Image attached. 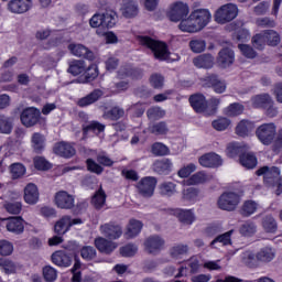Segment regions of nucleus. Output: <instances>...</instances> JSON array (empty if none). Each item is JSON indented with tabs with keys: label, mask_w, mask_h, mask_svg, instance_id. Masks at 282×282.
Returning a JSON list of instances; mask_svg holds the SVG:
<instances>
[{
	"label": "nucleus",
	"mask_w": 282,
	"mask_h": 282,
	"mask_svg": "<svg viewBox=\"0 0 282 282\" xmlns=\"http://www.w3.org/2000/svg\"><path fill=\"white\" fill-rule=\"evenodd\" d=\"M256 138L263 147H271L273 152L282 150V128L276 131L273 122L262 123L256 129Z\"/></svg>",
	"instance_id": "nucleus-1"
},
{
	"label": "nucleus",
	"mask_w": 282,
	"mask_h": 282,
	"mask_svg": "<svg viewBox=\"0 0 282 282\" xmlns=\"http://www.w3.org/2000/svg\"><path fill=\"white\" fill-rule=\"evenodd\" d=\"M212 14L208 9H196L191 12L189 17L182 20L178 30L186 33H197L204 30L210 22Z\"/></svg>",
	"instance_id": "nucleus-2"
},
{
	"label": "nucleus",
	"mask_w": 282,
	"mask_h": 282,
	"mask_svg": "<svg viewBox=\"0 0 282 282\" xmlns=\"http://www.w3.org/2000/svg\"><path fill=\"white\" fill-rule=\"evenodd\" d=\"M141 46L151 50L154 58L160 62H165L170 57L169 45L165 42L154 40L149 35H138L135 37Z\"/></svg>",
	"instance_id": "nucleus-3"
},
{
	"label": "nucleus",
	"mask_w": 282,
	"mask_h": 282,
	"mask_svg": "<svg viewBox=\"0 0 282 282\" xmlns=\"http://www.w3.org/2000/svg\"><path fill=\"white\" fill-rule=\"evenodd\" d=\"M280 169L276 166L264 165L256 171L258 177L263 176V183L268 187L275 188V195H282V177L280 176Z\"/></svg>",
	"instance_id": "nucleus-4"
},
{
	"label": "nucleus",
	"mask_w": 282,
	"mask_h": 282,
	"mask_svg": "<svg viewBox=\"0 0 282 282\" xmlns=\"http://www.w3.org/2000/svg\"><path fill=\"white\" fill-rule=\"evenodd\" d=\"M219 102L220 100L217 97H212L207 102L205 95L202 94L191 95L189 97L191 107L196 113H204L210 108L208 115L214 116L217 113Z\"/></svg>",
	"instance_id": "nucleus-5"
},
{
	"label": "nucleus",
	"mask_w": 282,
	"mask_h": 282,
	"mask_svg": "<svg viewBox=\"0 0 282 282\" xmlns=\"http://www.w3.org/2000/svg\"><path fill=\"white\" fill-rule=\"evenodd\" d=\"M239 9L235 3H225L215 12V21L219 24L232 22L238 17Z\"/></svg>",
	"instance_id": "nucleus-6"
},
{
	"label": "nucleus",
	"mask_w": 282,
	"mask_h": 282,
	"mask_svg": "<svg viewBox=\"0 0 282 282\" xmlns=\"http://www.w3.org/2000/svg\"><path fill=\"white\" fill-rule=\"evenodd\" d=\"M200 84L205 88H210L215 94H224L227 90L226 79H223L218 74L208 73L200 77Z\"/></svg>",
	"instance_id": "nucleus-7"
},
{
	"label": "nucleus",
	"mask_w": 282,
	"mask_h": 282,
	"mask_svg": "<svg viewBox=\"0 0 282 282\" xmlns=\"http://www.w3.org/2000/svg\"><path fill=\"white\" fill-rule=\"evenodd\" d=\"M241 202V196L235 192H224L218 198V207L225 212H234L239 203Z\"/></svg>",
	"instance_id": "nucleus-8"
},
{
	"label": "nucleus",
	"mask_w": 282,
	"mask_h": 282,
	"mask_svg": "<svg viewBox=\"0 0 282 282\" xmlns=\"http://www.w3.org/2000/svg\"><path fill=\"white\" fill-rule=\"evenodd\" d=\"M189 14V7L187 3H183L182 1H177L172 3L170 12H167V18H170L171 22L177 23L182 22Z\"/></svg>",
	"instance_id": "nucleus-9"
},
{
	"label": "nucleus",
	"mask_w": 282,
	"mask_h": 282,
	"mask_svg": "<svg viewBox=\"0 0 282 282\" xmlns=\"http://www.w3.org/2000/svg\"><path fill=\"white\" fill-rule=\"evenodd\" d=\"M22 126L25 128L35 127L41 120V111L35 107H28L20 115Z\"/></svg>",
	"instance_id": "nucleus-10"
},
{
	"label": "nucleus",
	"mask_w": 282,
	"mask_h": 282,
	"mask_svg": "<svg viewBox=\"0 0 282 282\" xmlns=\"http://www.w3.org/2000/svg\"><path fill=\"white\" fill-rule=\"evenodd\" d=\"M158 180L156 177L147 176L142 177L138 183L139 195L145 198H150L154 195V189L156 188Z\"/></svg>",
	"instance_id": "nucleus-11"
},
{
	"label": "nucleus",
	"mask_w": 282,
	"mask_h": 282,
	"mask_svg": "<svg viewBox=\"0 0 282 282\" xmlns=\"http://www.w3.org/2000/svg\"><path fill=\"white\" fill-rule=\"evenodd\" d=\"M76 198L74 195L68 194L67 191H58L54 195V204L58 209L70 210L74 208Z\"/></svg>",
	"instance_id": "nucleus-12"
},
{
	"label": "nucleus",
	"mask_w": 282,
	"mask_h": 282,
	"mask_svg": "<svg viewBox=\"0 0 282 282\" xmlns=\"http://www.w3.org/2000/svg\"><path fill=\"white\" fill-rule=\"evenodd\" d=\"M6 230L12 232L14 236H21L24 232V219L21 216L2 218Z\"/></svg>",
	"instance_id": "nucleus-13"
},
{
	"label": "nucleus",
	"mask_w": 282,
	"mask_h": 282,
	"mask_svg": "<svg viewBox=\"0 0 282 282\" xmlns=\"http://www.w3.org/2000/svg\"><path fill=\"white\" fill-rule=\"evenodd\" d=\"M101 234L109 240H119L122 236V227L117 221H109L101 225Z\"/></svg>",
	"instance_id": "nucleus-14"
},
{
	"label": "nucleus",
	"mask_w": 282,
	"mask_h": 282,
	"mask_svg": "<svg viewBox=\"0 0 282 282\" xmlns=\"http://www.w3.org/2000/svg\"><path fill=\"white\" fill-rule=\"evenodd\" d=\"M198 163L204 169H218L223 165L221 156L218 154L210 152L207 154H203L198 159Z\"/></svg>",
	"instance_id": "nucleus-15"
},
{
	"label": "nucleus",
	"mask_w": 282,
	"mask_h": 282,
	"mask_svg": "<svg viewBox=\"0 0 282 282\" xmlns=\"http://www.w3.org/2000/svg\"><path fill=\"white\" fill-rule=\"evenodd\" d=\"M55 155L69 160L76 155V149L68 142H57L53 148Z\"/></svg>",
	"instance_id": "nucleus-16"
},
{
	"label": "nucleus",
	"mask_w": 282,
	"mask_h": 282,
	"mask_svg": "<svg viewBox=\"0 0 282 282\" xmlns=\"http://www.w3.org/2000/svg\"><path fill=\"white\" fill-rule=\"evenodd\" d=\"M104 93L100 88H95L85 97H80L77 100V107L84 109L87 107H91L94 104L98 102L101 99Z\"/></svg>",
	"instance_id": "nucleus-17"
},
{
	"label": "nucleus",
	"mask_w": 282,
	"mask_h": 282,
	"mask_svg": "<svg viewBox=\"0 0 282 282\" xmlns=\"http://www.w3.org/2000/svg\"><path fill=\"white\" fill-rule=\"evenodd\" d=\"M145 246V251L150 254H158L161 252L163 246L165 245V240L161 238V236H150L143 242Z\"/></svg>",
	"instance_id": "nucleus-18"
},
{
	"label": "nucleus",
	"mask_w": 282,
	"mask_h": 282,
	"mask_svg": "<svg viewBox=\"0 0 282 282\" xmlns=\"http://www.w3.org/2000/svg\"><path fill=\"white\" fill-rule=\"evenodd\" d=\"M235 62V52L230 47H223L216 57V64L221 68L230 67Z\"/></svg>",
	"instance_id": "nucleus-19"
},
{
	"label": "nucleus",
	"mask_w": 282,
	"mask_h": 282,
	"mask_svg": "<svg viewBox=\"0 0 282 282\" xmlns=\"http://www.w3.org/2000/svg\"><path fill=\"white\" fill-rule=\"evenodd\" d=\"M32 8V0H11L8 3L9 12L24 14Z\"/></svg>",
	"instance_id": "nucleus-20"
},
{
	"label": "nucleus",
	"mask_w": 282,
	"mask_h": 282,
	"mask_svg": "<svg viewBox=\"0 0 282 282\" xmlns=\"http://www.w3.org/2000/svg\"><path fill=\"white\" fill-rule=\"evenodd\" d=\"M51 262L58 268H69L73 263V257L65 251H56L51 254Z\"/></svg>",
	"instance_id": "nucleus-21"
},
{
	"label": "nucleus",
	"mask_w": 282,
	"mask_h": 282,
	"mask_svg": "<svg viewBox=\"0 0 282 282\" xmlns=\"http://www.w3.org/2000/svg\"><path fill=\"white\" fill-rule=\"evenodd\" d=\"M94 245H95V248H97L99 253H104L106 256H109L118 248L116 242H112L102 237L96 238L94 241Z\"/></svg>",
	"instance_id": "nucleus-22"
},
{
	"label": "nucleus",
	"mask_w": 282,
	"mask_h": 282,
	"mask_svg": "<svg viewBox=\"0 0 282 282\" xmlns=\"http://www.w3.org/2000/svg\"><path fill=\"white\" fill-rule=\"evenodd\" d=\"M152 171L159 175L167 176L173 171V161L170 159L155 160V162L152 163Z\"/></svg>",
	"instance_id": "nucleus-23"
},
{
	"label": "nucleus",
	"mask_w": 282,
	"mask_h": 282,
	"mask_svg": "<svg viewBox=\"0 0 282 282\" xmlns=\"http://www.w3.org/2000/svg\"><path fill=\"white\" fill-rule=\"evenodd\" d=\"M196 68L210 69L215 65V57L210 53L200 54L193 59Z\"/></svg>",
	"instance_id": "nucleus-24"
},
{
	"label": "nucleus",
	"mask_w": 282,
	"mask_h": 282,
	"mask_svg": "<svg viewBox=\"0 0 282 282\" xmlns=\"http://www.w3.org/2000/svg\"><path fill=\"white\" fill-rule=\"evenodd\" d=\"M40 200V192L34 183L26 184L24 188V202L29 205H35Z\"/></svg>",
	"instance_id": "nucleus-25"
},
{
	"label": "nucleus",
	"mask_w": 282,
	"mask_h": 282,
	"mask_svg": "<svg viewBox=\"0 0 282 282\" xmlns=\"http://www.w3.org/2000/svg\"><path fill=\"white\" fill-rule=\"evenodd\" d=\"M142 77V72L140 68L132 67L131 65H123L118 70V78H131V79H139Z\"/></svg>",
	"instance_id": "nucleus-26"
},
{
	"label": "nucleus",
	"mask_w": 282,
	"mask_h": 282,
	"mask_svg": "<svg viewBox=\"0 0 282 282\" xmlns=\"http://www.w3.org/2000/svg\"><path fill=\"white\" fill-rule=\"evenodd\" d=\"M69 52L77 57L86 58L91 61L94 58L93 51H89L84 44H69L68 45Z\"/></svg>",
	"instance_id": "nucleus-27"
},
{
	"label": "nucleus",
	"mask_w": 282,
	"mask_h": 282,
	"mask_svg": "<svg viewBox=\"0 0 282 282\" xmlns=\"http://www.w3.org/2000/svg\"><path fill=\"white\" fill-rule=\"evenodd\" d=\"M254 129V122L247 119L240 120L238 126L235 128L236 135L246 139L250 135L251 131Z\"/></svg>",
	"instance_id": "nucleus-28"
},
{
	"label": "nucleus",
	"mask_w": 282,
	"mask_h": 282,
	"mask_svg": "<svg viewBox=\"0 0 282 282\" xmlns=\"http://www.w3.org/2000/svg\"><path fill=\"white\" fill-rule=\"evenodd\" d=\"M31 149L37 155L43 154L45 150V137L43 133L35 132L31 135Z\"/></svg>",
	"instance_id": "nucleus-29"
},
{
	"label": "nucleus",
	"mask_w": 282,
	"mask_h": 282,
	"mask_svg": "<svg viewBox=\"0 0 282 282\" xmlns=\"http://www.w3.org/2000/svg\"><path fill=\"white\" fill-rule=\"evenodd\" d=\"M101 21L104 23V30H110L118 23V14L115 10L108 9L101 14Z\"/></svg>",
	"instance_id": "nucleus-30"
},
{
	"label": "nucleus",
	"mask_w": 282,
	"mask_h": 282,
	"mask_svg": "<svg viewBox=\"0 0 282 282\" xmlns=\"http://www.w3.org/2000/svg\"><path fill=\"white\" fill-rule=\"evenodd\" d=\"M140 9L138 8L137 0H127L122 7V15L126 19H132L138 15Z\"/></svg>",
	"instance_id": "nucleus-31"
},
{
	"label": "nucleus",
	"mask_w": 282,
	"mask_h": 282,
	"mask_svg": "<svg viewBox=\"0 0 282 282\" xmlns=\"http://www.w3.org/2000/svg\"><path fill=\"white\" fill-rule=\"evenodd\" d=\"M143 226L144 225L142 224V221L137 220L134 218L130 219V221L128 223L127 231H126V238L133 239L137 236H139L141 234Z\"/></svg>",
	"instance_id": "nucleus-32"
},
{
	"label": "nucleus",
	"mask_w": 282,
	"mask_h": 282,
	"mask_svg": "<svg viewBox=\"0 0 282 282\" xmlns=\"http://www.w3.org/2000/svg\"><path fill=\"white\" fill-rule=\"evenodd\" d=\"M247 149L245 145L240 144V143H230L227 145V156L230 159H235V158H240L242 155H247L248 152H246Z\"/></svg>",
	"instance_id": "nucleus-33"
},
{
	"label": "nucleus",
	"mask_w": 282,
	"mask_h": 282,
	"mask_svg": "<svg viewBox=\"0 0 282 282\" xmlns=\"http://www.w3.org/2000/svg\"><path fill=\"white\" fill-rule=\"evenodd\" d=\"M239 163L245 169L252 170L258 165V158L253 152H248L239 156Z\"/></svg>",
	"instance_id": "nucleus-34"
},
{
	"label": "nucleus",
	"mask_w": 282,
	"mask_h": 282,
	"mask_svg": "<svg viewBox=\"0 0 282 282\" xmlns=\"http://www.w3.org/2000/svg\"><path fill=\"white\" fill-rule=\"evenodd\" d=\"M176 218H178V221L191 226L195 221V216L192 209H175Z\"/></svg>",
	"instance_id": "nucleus-35"
},
{
	"label": "nucleus",
	"mask_w": 282,
	"mask_h": 282,
	"mask_svg": "<svg viewBox=\"0 0 282 282\" xmlns=\"http://www.w3.org/2000/svg\"><path fill=\"white\" fill-rule=\"evenodd\" d=\"M258 35H262L270 47H276V45L280 44V34L274 30H263L262 32L258 33Z\"/></svg>",
	"instance_id": "nucleus-36"
},
{
	"label": "nucleus",
	"mask_w": 282,
	"mask_h": 282,
	"mask_svg": "<svg viewBox=\"0 0 282 282\" xmlns=\"http://www.w3.org/2000/svg\"><path fill=\"white\" fill-rule=\"evenodd\" d=\"M2 208L9 215H20L23 212V204L20 200H6Z\"/></svg>",
	"instance_id": "nucleus-37"
},
{
	"label": "nucleus",
	"mask_w": 282,
	"mask_h": 282,
	"mask_svg": "<svg viewBox=\"0 0 282 282\" xmlns=\"http://www.w3.org/2000/svg\"><path fill=\"white\" fill-rule=\"evenodd\" d=\"M106 126L99 121H90L86 126H83L82 132L83 135L87 137L88 133H102L105 132Z\"/></svg>",
	"instance_id": "nucleus-38"
},
{
	"label": "nucleus",
	"mask_w": 282,
	"mask_h": 282,
	"mask_svg": "<svg viewBox=\"0 0 282 282\" xmlns=\"http://www.w3.org/2000/svg\"><path fill=\"white\" fill-rule=\"evenodd\" d=\"M258 212V203L253 200H245L242 207H240V215L243 218H250L251 215H254Z\"/></svg>",
	"instance_id": "nucleus-39"
},
{
	"label": "nucleus",
	"mask_w": 282,
	"mask_h": 282,
	"mask_svg": "<svg viewBox=\"0 0 282 282\" xmlns=\"http://www.w3.org/2000/svg\"><path fill=\"white\" fill-rule=\"evenodd\" d=\"M209 181V176L206 174V172H196L193 174L186 181L187 186H195V185H203Z\"/></svg>",
	"instance_id": "nucleus-40"
},
{
	"label": "nucleus",
	"mask_w": 282,
	"mask_h": 282,
	"mask_svg": "<svg viewBox=\"0 0 282 282\" xmlns=\"http://www.w3.org/2000/svg\"><path fill=\"white\" fill-rule=\"evenodd\" d=\"M198 194H199V191L194 187L183 189L182 200L183 203H187V205H193L197 203Z\"/></svg>",
	"instance_id": "nucleus-41"
},
{
	"label": "nucleus",
	"mask_w": 282,
	"mask_h": 282,
	"mask_svg": "<svg viewBox=\"0 0 282 282\" xmlns=\"http://www.w3.org/2000/svg\"><path fill=\"white\" fill-rule=\"evenodd\" d=\"M86 69L85 62L82 59H73L69 62L68 73L73 76L84 74Z\"/></svg>",
	"instance_id": "nucleus-42"
},
{
	"label": "nucleus",
	"mask_w": 282,
	"mask_h": 282,
	"mask_svg": "<svg viewBox=\"0 0 282 282\" xmlns=\"http://www.w3.org/2000/svg\"><path fill=\"white\" fill-rule=\"evenodd\" d=\"M170 129L166 121H159L155 123H152L150 127V133L154 135H166L169 134Z\"/></svg>",
	"instance_id": "nucleus-43"
},
{
	"label": "nucleus",
	"mask_w": 282,
	"mask_h": 282,
	"mask_svg": "<svg viewBox=\"0 0 282 282\" xmlns=\"http://www.w3.org/2000/svg\"><path fill=\"white\" fill-rule=\"evenodd\" d=\"M107 195L105 191L99 187L97 192H95V195L93 196V206L95 209L100 210L106 204Z\"/></svg>",
	"instance_id": "nucleus-44"
},
{
	"label": "nucleus",
	"mask_w": 282,
	"mask_h": 282,
	"mask_svg": "<svg viewBox=\"0 0 282 282\" xmlns=\"http://www.w3.org/2000/svg\"><path fill=\"white\" fill-rule=\"evenodd\" d=\"M252 102L254 104V106L257 108H267L269 106L274 105V100H272L271 96L268 94H263V95H257L254 97V99L252 100Z\"/></svg>",
	"instance_id": "nucleus-45"
},
{
	"label": "nucleus",
	"mask_w": 282,
	"mask_h": 282,
	"mask_svg": "<svg viewBox=\"0 0 282 282\" xmlns=\"http://www.w3.org/2000/svg\"><path fill=\"white\" fill-rule=\"evenodd\" d=\"M67 223L68 218H61L55 221L54 234L57 236H64L65 234H67L72 229V226H69Z\"/></svg>",
	"instance_id": "nucleus-46"
},
{
	"label": "nucleus",
	"mask_w": 282,
	"mask_h": 282,
	"mask_svg": "<svg viewBox=\"0 0 282 282\" xmlns=\"http://www.w3.org/2000/svg\"><path fill=\"white\" fill-rule=\"evenodd\" d=\"M234 235V230H228L227 232L216 236L214 240L210 242V248H214L215 245L220 243L223 246L231 245V236Z\"/></svg>",
	"instance_id": "nucleus-47"
},
{
	"label": "nucleus",
	"mask_w": 282,
	"mask_h": 282,
	"mask_svg": "<svg viewBox=\"0 0 282 282\" xmlns=\"http://www.w3.org/2000/svg\"><path fill=\"white\" fill-rule=\"evenodd\" d=\"M258 227L256 226V224L253 221H245L242 226H240L239 232L240 236L243 237H252L254 236L256 231H257Z\"/></svg>",
	"instance_id": "nucleus-48"
},
{
	"label": "nucleus",
	"mask_w": 282,
	"mask_h": 282,
	"mask_svg": "<svg viewBox=\"0 0 282 282\" xmlns=\"http://www.w3.org/2000/svg\"><path fill=\"white\" fill-rule=\"evenodd\" d=\"M151 153L154 156H169L170 148L162 142H155L151 145Z\"/></svg>",
	"instance_id": "nucleus-49"
},
{
	"label": "nucleus",
	"mask_w": 282,
	"mask_h": 282,
	"mask_svg": "<svg viewBox=\"0 0 282 282\" xmlns=\"http://www.w3.org/2000/svg\"><path fill=\"white\" fill-rule=\"evenodd\" d=\"M98 77V68L96 66H89L86 70L83 72L82 83H93Z\"/></svg>",
	"instance_id": "nucleus-50"
},
{
	"label": "nucleus",
	"mask_w": 282,
	"mask_h": 282,
	"mask_svg": "<svg viewBox=\"0 0 282 282\" xmlns=\"http://www.w3.org/2000/svg\"><path fill=\"white\" fill-rule=\"evenodd\" d=\"M262 227H263L264 232L275 234L278 226H276V221H275L274 217L264 216V218L262 219Z\"/></svg>",
	"instance_id": "nucleus-51"
},
{
	"label": "nucleus",
	"mask_w": 282,
	"mask_h": 282,
	"mask_svg": "<svg viewBox=\"0 0 282 282\" xmlns=\"http://www.w3.org/2000/svg\"><path fill=\"white\" fill-rule=\"evenodd\" d=\"M254 256H257L259 262H271L274 259V251H272V248L264 247Z\"/></svg>",
	"instance_id": "nucleus-52"
},
{
	"label": "nucleus",
	"mask_w": 282,
	"mask_h": 282,
	"mask_svg": "<svg viewBox=\"0 0 282 282\" xmlns=\"http://www.w3.org/2000/svg\"><path fill=\"white\" fill-rule=\"evenodd\" d=\"M106 117L111 121H118L124 117V109L119 106H113L110 110H107Z\"/></svg>",
	"instance_id": "nucleus-53"
},
{
	"label": "nucleus",
	"mask_w": 282,
	"mask_h": 282,
	"mask_svg": "<svg viewBox=\"0 0 282 282\" xmlns=\"http://www.w3.org/2000/svg\"><path fill=\"white\" fill-rule=\"evenodd\" d=\"M33 165L36 171L52 170V163H50L44 156H34Z\"/></svg>",
	"instance_id": "nucleus-54"
},
{
	"label": "nucleus",
	"mask_w": 282,
	"mask_h": 282,
	"mask_svg": "<svg viewBox=\"0 0 282 282\" xmlns=\"http://www.w3.org/2000/svg\"><path fill=\"white\" fill-rule=\"evenodd\" d=\"M79 257L85 261H93L97 257L96 248L91 246H85L79 250Z\"/></svg>",
	"instance_id": "nucleus-55"
},
{
	"label": "nucleus",
	"mask_w": 282,
	"mask_h": 282,
	"mask_svg": "<svg viewBox=\"0 0 282 282\" xmlns=\"http://www.w3.org/2000/svg\"><path fill=\"white\" fill-rule=\"evenodd\" d=\"M230 124V119L224 117H220L217 120L212 121V127L218 132L226 131L227 129H229Z\"/></svg>",
	"instance_id": "nucleus-56"
},
{
	"label": "nucleus",
	"mask_w": 282,
	"mask_h": 282,
	"mask_svg": "<svg viewBox=\"0 0 282 282\" xmlns=\"http://www.w3.org/2000/svg\"><path fill=\"white\" fill-rule=\"evenodd\" d=\"M12 122L4 115H0V133L9 135L12 133Z\"/></svg>",
	"instance_id": "nucleus-57"
},
{
	"label": "nucleus",
	"mask_w": 282,
	"mask_h": 282,
	"mask_svg": "<svg viewBox=\"0 0 282 282\" xmlns=\"http://www.w3.org/2000/svg\"><path fill=\"white\" fill-rule=\"evenodd\" d=\"M10 174L13 180H20L25 174V166L22 163H13L10 165Z\"/></svg>",
	"instance_id": "nucleus-58"
},
{
	"label": "nucleus",
	"mask_w": 282,
	"mask_h": 282,
	"mask_svg": "<svg viewBox=\"0 0 282 282\" xmlns=\"http://www.w3.org/2000/svg\"><path fill=\"white\" fill-rule=\"evenodd\" d=\"M189 248L187 245H175L171 248L170 254L172 259H180L181 257L185 256Z\"/></svg>",
	"instance_id": "nucleus-59"
},
{
	"label": "nucleus",
	"mask_w": 282,
	"mask_h": 282,
	"mask_svg": "<svg viewBox=\"0 0 282 282\" xmlns=\"http://www.w3.org/2000/svg\"><path fill=\"white\" fill-rule=\"evenodd\" d=\"M166 116L165 110H162L161 107H152L147 110V117L150 120H161Z\"/></svg>",
	"instance_id": "nucleus-60"
},
{
	"label": "nucleus",
	"mask_w": 282,
	"mask_h": 282,
	"mask_svg": "<svg viewBox=\"0 0 282 282\" xmlns=\"http://www.w3.org/2000/svg\"><path fill=\"white\" fill-rule=\"evenodd\" d=\"M251 44L252 47H254L256 50L263 51L268 45V41L264 37H262V34L257 33L256 35H252Z\"/></svg>",
	"instance_id": "nucleus-61"
},
{
	"label": "nucleus",
	"mask_w": 282,
	"mask_h": 282,
	"mask_svg": "<svg viewBox=\"0 0 282 282\" xmlns=\"http://www.w3.org/2000/svg\"><path fill=\"white\" fill-rule=\"evenodd\" d=\"M42 274L46 282H54L57 279V271L52 265H45L44 269H42Z\"/></svg>",
	"instance_id": "nucleus-62"
},
{
	"label": "nucleus",
	"mask_w": 282,
	"mask_h": 282,
	"mask_svg": "<svg viewBox=\"0 0 282 282\" xmlns=\"http://www.w3.org/2000/svg\"><path fill=\"white\" fill-rule=\"evenodd\" d=\"M86 169L93 174L101 175L105 169L93 159L86 160Z\"/></svg>",
	"instance_id": "nucleus-63"
},
{
	"label": "nucleus",
	"mask_w": 282,
	"mask_h": 282,
	"mask_svg": "<svg viewBox=\"0 0 282 282\" xmlns=\"http://www.w3.org/2000/svg\"><path fill=\"white\" fill-rule=\"evenodd\" d=\"M13 253L12 242L1 239L0 240V257H10Z\"/></svg>",
	"instance_id": "nucleus-64"
}]
</instances>
